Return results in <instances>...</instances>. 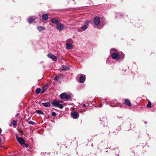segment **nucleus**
Masks as SVG:
<instances>
[{
  "label": "nucleus",
  "instance_id": "obj_1",
  "mask_svg": "<svg viewBox=\"0 0 156 156\" xmlns=\"http://www.w3.org/2000/svg\"><path fill=\"white\" fill-rule=\"evenodd\" d=\"M111 53H112V57L113 59H119L123 58L124 55L122 52H118L114 48L111 50Z\"/></svg>",
  "mask_w": 156,
  "mask_h": 156
},
{
  "label": "nucleus",
  "instance_id": "obj_2",
  "mask_svg": "<svg viewBox=\"0 0 156 156\" xmlns=\"http://www.w3.org/2000/svg\"><path fill=\"white\" fill-rule=\"evenodd\" d=\"M62 103V101H61L54 100L52 104L54 106L62 109L64 106L62 104H61Z\"/></svg>",
  "mask_w": 156,
  "mask_h": 156
},
{
  "label": "nucleus",
  "instance_id": "obj_3",
  "mask_svg": "<svg viewBox=\"0 0 156 156\" xmlns=\"http://www.w3.org/2000/svg\"><path fill=\"white\" fill-rule=\"evenodd\" d=\"M73 41L72 39H70L67 40L66 43V48L68 49H72L73 48Z\"/></svg>",
  "mask_w": 156,
  "mask_h": 156
},
{
  "label": "nucleus",
  "instance_id": "obj_4",
  "mask_svg": "<svg viewBox=\"0 0 156 156\" xmlns=\"http://www.w3.org/2000/svg\"><path fill=\"white\" fill-rule=\"evenodd\" d=\"M17 140L19 143L22 146L25 144V141L22 137H19L17 134L16 135Z\"/></svg>",
  "mask_w": 156,
  "mask_h": 156
},
{
  "label": "nucleus",
  "instance_id": "obj_5",
  "mask_svg": "<svg viewBox=\"0 0 156 156\" xmlns=\"http://www.w3.org/2000/svg\"><path fill=\"white\" fill-rule=\"evenodd\" d=\"M60 97L62 99L67 100L71 98V96L69 94H67L65 93H64L60 94Z\"/></svg>",
  "mask_w": 156,
  "mask_h": 156
},
{
  "label": "nucleus",
  "instance_id": "obj_6",
  "mask_svg": "<svg viewBox=\"0 0 156 156\" xmlns=\"http://www.w3.org/2000/svg\"><path fill=\"white\" fill-rule=\"evenodd\" d=\"M94 24L96 26H98L100 24V19L97 16L95 17L94 18Z\"/></svg>",
  "mask_w": 156,
  "mask_h": 156
},
{
  "label": "nucleus",
  "instance_id": "obj_7",
  "mask_svg": "<svg viewBox=\"0 0 156 156\" xmlns=\"http://www.w3.org/2000/svg\"><path fill=\"white\" fill-rule=\"evenodd\" d=\"M56 28L59 31H62L64 29V25L62 24H60L56 26Z\"/></svg>",
  "mask_w": 156,
  "mask_h": 156
},
{
  "label": "nucleus",
  "instance_id": "obj_8",
  "mask_svg": "<svg viewBox=\"0 0 156 156\" xmlns=\"http://www.w3.org/2000/svg\"><path fill=\"white\" fill-rule=\"evenodd\" d=\"M47 56L48 58L51 59L54 61H56L57 60V58L56 56L51 53L48 54Z\"/></svg>",
  "mask_w": 156,
  "mask_h": 156
},
{
  "label": "nucleus",
  "instance_id": "obj_9",
  "mask_svg": "<svg viewBox=\"0 0 156 156\" xmlns=\"http://www.w3.org/2000/svg\"><path fill=\"white\" fill-rule=\"evenodd\" d=\"M71 115L72 117L75 119L78 118L79 117V114L76 111L73 112L71 113Z\"/></svg>",
  "mask_w": 156,
  "mask_h": 156
},
{
  "label": "nucleus",
  "instance_id": "obj_10",
  "mask_svg": "<svg viewBox=\"0 0 156 156\" xmlns=\"http://www.w3.org/2000/svg\"><path fill=\"white\" fill-rule=\"evenodd\" d=\"M89 22L88 21H86L85 23V25L82 26L81 27V30H84L87 28V25L88 24Z\"/></svg>",
  "mask_w": 156,
  "mask_h": 156
},
{
  "label": "nucleus",
  "instance_id": "obj_11",
  "mask_svg": "<svg viewBox=\"0 0 156 156\" xmlns=\"http://www.w3.org/2000/svg\"><path fill=\"white\" fill-rule=\"evenodd\" d=\"M69 68L68 66L65 65H62L61 68V69L63 71L68 70L69 69Z\"/></svg>",
  "mask_w": 156,
  "mask_h": 156
},
{
  "label": "nucleus",
  "instance_id": "obj_12",
  "mask_svg": "<svg viewBox=\"0 0 156 156\" xmlns=\"http://www.w3.org/2000/svg\"><path fill=\"white\" fill-rule=\"evenodd\" d=\"M85 78L86 77L85 75L84 76L83 75L81 76L79 79V81L80 83H83L85 81Z\"/></svg>",
  "mask_w": 156,
  "mask_h": 156
},
{
  "label": "nucleus",
  "instance_id": "obj_13",
  "mask_svg": "<svg viewBox=\"0 0 156 156\" xmlns=\"http://www.w3.org/2000/svg\"><path fill=\"white\" fill-rule=\"evenodd\" d=\"M51 21L53 23L58 24L59 23V21L58 20L55 18H52L51 20Z\"/></svg>",
  "mask_w": 156,
  "mask_h": 156
},
{
  "label": "nucleus",
  "instance_id": "obj_14",
  "mask_svg": "<svg viewBox=\"0 0 156 156\" xmlns=\"http://www.w3.org/2000/svg\"><path fill=\"white\" fill-rule=\"evenodd\" d=\"M48 16L47 14H44L42 16V19L43 20H46L48 19Z\"/></svg>",
  "mask_w": 156,
  "mask_h": 156
},
{
  "label": "nucleus",
  "instance_id": "obj_15",
  "mask_svg": "<svg viewBox=\"0 0 156 156\" xmlns=\"http://www.w3.org/2000/svg\"><path fill=\"white\" fill-rule=\"evenodd\" d=\"M125 104L129 106H130L131 105V103L130 101L128 99H125Z\"/></svg>",
  "mask_w": 156,
  "mask_h": 156
},
{
  "label": "nucleus",
  "instance_id": "obj_16",
  "mask_svg": "<svg viewBox=\"0 0 156 156\" xmlns=\"http://www.w3.org/2000/svg\"><path fill=\"white\" fill-rule=\"evenodd\" d=\"M36 19V17L34 16L30 18L28 20L29 23H30L33 22Z\"/></svg>",
  "mask_w": 156,
  "mask_h": 156
},
{
  "label": "nucleus",
  "instance_id": "obj_17",
  "mask_svg": "<svg viewBox=\"0 0 156 156\" xmlns=\"http://www.w3.org/2000/svg\"><path fill=\"white\" fill-rule=\"evenodd\" d=\"M42 104L43 106L46 107H49L50 106V104L49 102L43 103Z\"/></svg>",
  "mask_w": 156,
  "mask_h": 156
},
{
  "label": "nucleus",
  "instance_id": "obj_18",
  "mask_svg": "<svg viewBox=\"0 0 156 156\" xmlns=\"http://www.w3.org/2000/svg\"><path fill=\"white\" fill-rule=\"evenodd\" d=\"M37 29L39 31H41V30H45V28L41 26H38L37 27Z\"/></svg>",
  "mask_w": 156,
  "mask_h": 156
},
{
  "label": "nucleus",
  "instance_id": "obj_19",
  "mask_svg": "<svg viewBox=\"0 0 156 156\" xmlns=\"http://www.w3.org/2000/svg\"><path fill=\"white\" fill-rule=\"evenodd\" d=\"M11 123L13 125V126L14 127H16V125L17 124V122L16 121H12L11 122Z\"/></svg>",
  "mask_w": 156,
  "mask_h": 156
},
{
  "label": "nucleus",
  "instance_id": "obj_20",
  "mask_svg": "<svg viewBox=\"0 0 156 156\" xmlns=\"http://www.w3.org/2000/svg\"><path fill=\"white\" fill-rule=\"evenodd\" d=\"M41 91V89L40 88H37L36 90V94H39Z\"/></svg>",
  "mask_w": 156,
  "mask_h": 156
},
{
  "label": "nucleus",
  "instance_id": "obj_21",
  "mask_svg": "<svg viewBox=\"0 0 156 156\" xmlns=\"http://www.w3.org/2000/svg\"><path fill=\"white\" fill-rule=\"evenodd\" d=\"M60 76H61V75L56 76L54 79L55 80L58 81L59 80V77Z\"/></svg>",
  "mask_w": 156,
  "mask_h": 156
},
{
  "label": "nucleus",
  "instance_id": "obj_22",
  "mask_svg": "<svg viewBox=\"0 0 156 156\" xmlns=\"http://www.w3.org/2000/svg\"><path fill=\"white\" fill-rule=\"evenodd\" d=\"M36 112L37 113L39 114H43V112L41 110H37L36 111Z\"/></svg>",
  "mask_w": 156,
  "mask_h": 156
},
{
  "label": "nucleus",
  "instance_id": "obj_23",
  "mask_svg": "<svg viewBox=\"0 0 156 156\" xmlns=\"http://www.w3.org/2000/svg\"><path fill=\"white\" fill-rule=\"evenodd\" d=\"M151 102L150 101H149L148 102V104L147 105V107L151 108Z\"/></svg>",
  "mask_w": 156,
  "mask_h": 156
},
{
  "label": "nucleus",
  "instance_id": "obj_24",
  "mask_svg": "<svg viewBox=\"0 0 156 156\" xmlns=\"http://www.w3.org/2000/svg\"><path fill=\"white\" fill-rule=\"evenodd\" d=\"M29 123L30 124L33 125H34L36 124L34 122H33L31 121H29Z\"/></svg>",
  "mask_w": 156,
  "mask_h": 156
},
{
  "label": "nucleus",
  "instance_id": "obj_25",
  "mask_svg": "<svg viewBox=\"0 0 156 156\" xmlns=\"http://www.w3.org/2000/svg\"><path fill=\"white\" fill-rule=\"evenodd\" d=\"M53 116H55L56 115V113L55 112H53L51 114Z\"/></svg>",
  "mask_w": 156,
  "mask_h": 156
},
{
  "label": "nucleus",
  "instance_id": "obj_26",
  "mask_svg": "<svg viewBox=\"0 0 156 156\" xmlns=\"http://www.w3.org/2000/svg\"><path fill=\"white\" fill-rule=\"evenodd\" d=\"M46 90V89H43V90L41 92V94H42L44 92L45 90Z\"/></svg>",
  "mask_w": 156,
  "mask_h": 156
},
{
  "label": "nucleus",
  "instance_id": "obj_27",
  "mask_svg": "<svg viewBox=\"0 0 156 156\" xmlns=\"http://www.w3.org/2000/svg\"><path fill=\"white\" fill-rule=\"evenodd\" d=\"M102 106V105L101 104H100L99 105L98 107H101Z\"/></svg>",
  "mask_w": 156,
  "mask_h": 156
},
{
  "label": "nucleus",
  "instance_id": "obj_28",
  "mask_svg": "<svg viewBox=\"0 0 156 156\" xmlns=\"http://www.w3.org/2000/svg\"><path fill=\"white\" fill-rule=\"evenodd\" d=\"M25 145V146L26 147H28V145L27 144H24Z\"/></svg>",
  "mask_w": 156,
  "mask_h": 156
},
{
  "label": "nucleus",
  "instance_id": "obj_29",
  "mask_svg": "<svg viewBox=\"0 0 156 156\" xmlns=\"http://www.w3.org/2000/svg\"><path fill=\"white\" fill-rule=\"evenodd\" d=\"M83 107H86V105L85 104H84L83 105Z\"/></svg>",
  "mask_w": 156,
  "mask_h": 156
},
{
  "label": "nucleus",
  "instance_id": "obj_30",
  "mask_svg": "<svg viewBox=\"0 0 156 156\" xmlns=\"http://www.w3.org/2000/svg\"><path fill=\"white\" fill-rule=\"evenodd\" d=\"M2 129H1L0 128V133H1V132H2Z\"/></svg>",
  "mask_w": 156,
  "mask_h": 156
},
{
  "label": "nucleus",
  "instance_id": "obj_31",
  "mask_svg": "<svg viewBox=\"0 0 156 156\" xmlns=\"http://www.w3.org/2000/svg\"><path fill=\"white\" fill-rule=\"evenodd\" d=\"M46 87H45V86H44V89H46Z\"/></svg>",
  "mask_w": 156,
  "mask_h": 156
},
{
  "label": "nucleus",
  "instance_id": "obj_32",
  "mask_svg": "<svg viewBox=\"0 0 156 156\" xmlns=\"http://www.w3.org/2000/svg\"><path fill=\"white\" fill-rule=\"evenodd\" d=\"M78 31L79 32H81V31L80 30V29H79V30H78Z\"/></svg>",
  "mask_w": 156,
  "mask_h": 156
},
{
  "label": "nucleus",
  "instance_id": "obj_33",
  "mask_svg": "<svg viewBox=\"0 0 156 156\" xmlns=\"http://www.w3.org/2000/svg\"><path fill=\"white\" fill-rule=\"evenodd\" d=\"M111 106H112V107H113V105H111Z\"/></svg>",
  "mask_w": 156,
  "mask_h": 156
},
{
  "label": "nucleus",
  "instance_id": "obj_34",
  "mask_svg": "<svg viewBox=\"0 0 156 156\" xmlns=\"http://www.w3.org/2000/svg\"><path fill=\"white\" fill-rule=\"evenodd\" d=\"M114 106H115V107H116V105H115Z\"/></svg>",
  "mask_w": 156,
  "mask_h": 156
}]
</instances>
